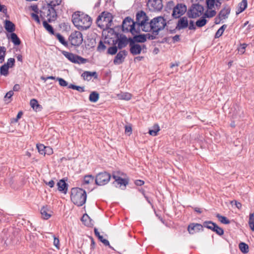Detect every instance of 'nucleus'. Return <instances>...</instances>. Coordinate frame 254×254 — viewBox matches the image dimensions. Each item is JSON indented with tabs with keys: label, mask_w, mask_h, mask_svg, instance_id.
Here are the masks:
<instances>
[{
	"label": "nucleus",
	"mask_w": 254,
	"mask_h": 254,
	"mask_svg": "<svg viewBox=\"0 0 254 254\" xmlns=\"http://www.w3.org/2000/svg\"><path fill=\"white\" fill-rule=\"evenodd\" d=\"M47 4V6H43L40 11L41 17H48L49 22L54 21L57 17V12L55 7L59 5L62 0H45Z\"/></svg>",
	"instance_id": "nucleus-1"
},
{
	"label": "nucleus",
	"mask_w": 254,
	"mask_h": 254,
	"mask_svg": "<svg viewBox=\"0 0 254 254\" xmlns=\"http://www.w3.org/2000/svg\"><path fill=\"white\" fill-rule=\"evenodd\" d=\"M167 25L166 19L162 16L153 18L147 24L146 32L150 31L155 35H158L159 32L164 29Z\"/></svg>",
	"instance_id": "nucleus-2"
},
{
	"label": "nucleus",
	"mask_w": 254,
	"mask_h": 254,
	"mask_svg": "<svg viewBox=\"0 0 254 254\" xmlns=\"http://www.w3.org/2000/svg\"><path fill=\"white\" fill-rule=\"evenodd\" d=\"M72 22L79 30H84L89 28L92 23V20L90 16L87 14H81L75 13L72 15Z\"/></svg>",
	"instance_id": "nucleus-3"
},
{
	"label": "nucleus",
	"mask_w": 254,
	"mask_h": 254,
	"mask_svg": "<svg viewBox=\"0 0 254 254\" xmlns=\"http://www.w3.org/2000/svg\"><path fill=\"white\" fill-rule=\"evenodd\" d=\"M71 200L78 206L83 205L86 202L87 194L85 190L80 188H72L71 191Z\"/></svg>",
	"instance_id": "nucleus-4"
},
{
	"label": "nucleus",
	"mask_w": 254,
	"mask_h": 254,
	"mask_svg": "<svg viewBox=\"0 0 254 254\" xmlns=\"http://www.w3.org/2000/svg\"><path fill=\"white\" fill-rule=\"evenodd\" d=\"M96 23L101 28H110L113 24V16L110 13L103 12L98 16Z\"/></svg>",
	"instance_id": "nucleus-5"
},
{
	"label": "nucleus",
	"mask_w": 254,
	"mask_h": 254,
	"mask_svg": "<svg viewBox=\"0 0 254 254\" xmlns=\"http://www.w3.org/2000/svg\"><path fill=\"white\" fill-rule=\"evenodd\" d=\"M136 23L130 17H127L122 23V30L124 32H130L132 35L138 34L140 30L136 28Z\"/></svg>",
	"instance_id": "nucleus-6"
},
{
	"label": "nucleus",
	"mask_w": 254,
	"mask_h": 254,
	"mask_svg": "<svg viewBox=\"0 0 254 254\" xmlns=\"http://www.w3.org/2000/svg\"><path fill=\"white\" fill-rule=\"evenodd\" d=\"M136 26L137 29H139L140 30V27H141L142 30L146 32L147 29V24L149 22L148 21V18L146 15V13L143 11H140L136 13Z\"/></svg>",
	"instance_id": "nucleus-7"
},
{
	"label": "nucleus",
	"mask_w": 254,
	"mask_h": 254,
	"mask_svg": "<svg viewBox=\"0 0 254 254\" xmlns=\"http://www.w3.org/2000/svg\"><path fill=\"white\" fill-rule=\"evenodd\" d=\"M204 10L203 7L199 4H193L188 10L187 14L190 18H194L200 16Z\"/></svg>",
	"instance_id": "nucleus-8"
},
{
	"label": "nucleus",
	"mask_w": 254,
	"mask_h": 254,
	"mask_svg": "<svg viewBox=\"0 0 254 254\" xmlns=\"http://www.w3.org/2000/svg\"><path fill=\"white\" fill-rule=\"evenodd\" d=\"M62 54L66 57L70 62L74 64H85L87 62V59H84L79 56L73 54L65 51L62 52Z\"/></svg>",
	"instance_id": "nucleus-9"
},
{
	"label": "nucleus",
	"mask_w": 254,
	"mask_h": 254,
	"mask_svg": "<svg viewBox=\"0 0 254 254\" xmlns=\"http://www.w3.org/2000/svg\"><path fill=\"white\" fill-rule=\"evenodd\" d=\"M111 179V175L106 172L98 173L95 179V183L98 186H103L107 184Z\"/></svg>",
	"instance_id": "nucleus-10"
},
{
	"label": "nucleus",
	"mask_w": 254,
	"mask_h": 254,
	"mask_svg": "<svg viewBox=\"0 0 254 254\" xmlns=\"http://www.w3.org/2000/svg\"><path fill=\"white\" fill-rule=\"evenodd\" d=\"M69 40L72 45L79 46L83 41L82 34L79 31H74L71 33L69 37Z\"/></svg>",
	"instance_id": "nucleus-11"
},
{
	"label": "nucleus",
	"mask_w": 254,
	"mask_h": 254,
	"mask_svg": "<svg viewBox=\"0 0 254 254\" xmlns=\"http://www.w3.org/2000/svg\"><path fill=\"white\" fill-rule=\"evenodd\" d=\"M187 6L183 3L177 4L173 8L172 16L174 18H178L187 11Z\"/></svg>",
	"instance_id": "nucleus-12"
},
{
	"label": "nucleus",
	"mask_w": 254,
	"mask_h": 254,
	"mask_svg": "<svg viewBox=\"0 0 254 254\" xmlns=\"http://www.w3.org/2000/svg\"><path fill=\"white\" fill-rule=\"evenodd\" d=\"M147 5L152 11H160L163 6L162 0H148Z\"/></svg>",
	"instance_id": "nucleus-13"
},
{
	"label": "nucleus",
	"mask_w": 254,
	"mask_h": 254,
	"mask_svg": "<svg viewBox=\"0 0 254 254\" xmlns=\"http://www.w3.org/2000/svg\"><path fill=\"white\" fill-rule=\"evenodd\" d=\"M129 46L130 47V52L133 55H137L141 53L142 50L146 49L144 45L141 46L138 44L135 43L132 40L129 41Z\"/></svg>",
	"instance_id": "nucleus-14"
},
{
	"label": "nucleus",
	"mask_w": 254,
	"mask_h": 254,
	"mask_svg": "<svg viewBox=\"0 0 254 254\" xmlns=\"http://www.w3.org/2000/svg\"><path fill=\"white\" fill-rule=\"evenodd\" d=\"M203 230V226L198 223H190L188 227V231L190 234H194Z\"/></svg>",
	"instance_id": "nucleus-15"
},
{
	"label": "nucleus",
	"mask_w": 254,
	"mask_h": 254,
	"mask_svg": "<svg viewBox=\"0 0 254 254\" xmlns=\"http://www.w3.org/2000/svg\"><path fill=\"white\" fill-rule=\"evenodd\" d=\"M127 54V53L126 50L120 51L114 59V64H122L124 61Z\"/></svg>",
	"instance_id": "nucleus-16"
},
{
	"label": "nucleus",
	"mask_w": 254,
	"mask_h": 254,
	"mask_svg": "<svg viewBox=\"0 0 254 254\" xmlns=\"http://www.w3.org/2000/svg\"><path fill=\"white\" fill-rule=\"evenodd\" d=\"M113 179H114L115 180V182H114V184L120 185V187H121L122 186H123L125 188L128 183V179H123L121 178V177H117L114 175Z\"/></svg>",
	"instance_id": "nucleus-17"
},
{
	"label": "nucleus",
	"mask_w": 254,
	"mask_h": 254,
	"mask_svg": "<svg viewBox=\"0 0 254 254\" xmlns=\"http://www.w3.org/2000/svg\"><path fill=\"white\" fill-rule=\"evenodd\" d=\"M188 26V21L186 17L181 18L178 21L176 29L181 30L187 28Z\"/></svg>",
	"instance_id": "nucleus-18"
},
{
	"label": "nucleus",
	"mask_w": 254,
	"mask_h": 254,
	"mask_svg": "<svg viewBox=\"0 0 254 254\" xmlns=\"http://www.w3.org/2000/svg\"><path fill=\"white\" fill-rule=\"evenodd\" d=\"M136 34L133 35L134 36L132 38H129V41L132 40L133 42L136 43H144L146 41V36L145 35H136Z\"/></svg>",
	"instance_id": "nucleus-19"
},
{
	"label": "nucleus",
	"mask_w": 254,
	"mask_h": 254,
	"mask_svg": "<svg viewBox=\"0 0 254 254\" xmlns=\"http://www.w3.org/2000/svg\"><path fill=\"white\" fill-rule=\"evenodd\" d=\"M58 190L66 193L67 191V184L64 180H61L57 184Z\"/></svg>",
	"instance_id": "nucleus-20"
},
{
	"label": "nucleus",
	"mask_w": 254,
	"mask_h": 254,
	"mask_svg": "<svg viewBox=\"0 0 254 254\" xmlns=\"http://www.w3.org/2000/svg\"><path fill=\"white\" fill-rule=\"evenodd\" d=\"M128 42H129V38L127 39L125 36L121 37V38L118 39V48L121 49L125 47Z\"/></svg>",
	"instance_id": "nucleus-21"
},
{
	"label": "nucleus",
	"mask_w": 254,
	"mask_h": 254,
	"mask_svg": "<svg viewBox=\"0 0 254 254\" xmlns=\"http://www.w3.org/2000/svg\"><path fill=\"white\" fill-rule=\"evenodd\" d=\"M5 29L9 33H13L15 31V25L9 20H5Z\"/></svg>",
	"instance_id": "nucleus-22"
},
{
	"label": "nucleus",
	"mask_w": 254,
	"mask_h": 254,
	"mask_svg": "<svg viewBox=\"0 0 254 254\" xmlns=\"http://www.w3.org/2000/svg\"><path fill=\"white\" fill-rule=\"evenodd\" d=\"M248 5L247 0H242V1L239 3L238 8L236 11V14L242 12L247 8Z\"/></svg>",
	"instance_id": "nucleus-23"
},
{
	"label": "nucleus",
	"mask_w": 254,
	"mask_h": 254,
	"mask_svg": "<svg viewBox=\"0 0 254 254\" xmlns=\"http://www.w3.org/2000/svg\"><path fill=\"white\" fill-rule=\"evenodd\" d=\"M10 39L11 41L13 43L14 45L18 46L21 43L20 39L18 38L17 35L14 33H12L10 34Z\"/></svg>",
	"instance_id": "nucleus-24"
},
{
	"label": "nucleus",
	"mask_w": 254,
	"mask_h": 254,
	"mask_svg": "<svg viewBox=\"0 0 254 254\" xmlns=\"http://www.w3.org/2000/svg\"><path fill=\"white\" fill-rule=\"evenodd\" d=\"M99 98V94L96 91L92 92L89 97V100L93 103L96 102Z\"/></svg>",
	"instance_id": "nucleus-25"
},
{
	"label": "nucleus",
	"mask_w": 254,
	"mask_h": 254,
	"mask_svg": "<svg viewBox=\"0 0 254 254\" xmlns=\"http://www.w3.org/2000/svg\"><path fill=\"white\" fill-rule=\"evenodd\" d=\"M48 211L47 206H43L41 209V215L44 219H48L51 216V215L48 212Z\"/></svg>",
	"instance_id": "nucleus-26"
},
{
	"label": "nucleus",
	"mask_w": 254,
	"mask_h": 254,
	"mask_svg": "<svg viewBox=\"0 0 254 254\" xmlns=\"http://www.w3.org/2000/svg\"><path fill=\"white\" fill-rule=\"evenodd\" d=\"M30 106L35 110L37 111L40 110L42 107L40 105L36 99H32L30 100Z\"/></svg>",
	"instance_id": "nucleus-27"
},
{
	"label": "nucleus",
	"mask_w": 254,
	"mask_h": 254,
	"mask_svg": "<svg viewBox=\"0 0 254 254\" xmlns=\"http://www.w3.org/2000/svg\"><path fill=\"white\" fill-rule=\"evenodd\" d=\"M160 130L159 126L156 124L154 125L151 129H149V133L152 136H156L158 132Z\"/></svg>",
	"instance_id": "nucleus-28"
},
{
	"label": "nucleus",
	"mask_w": 254,
	"mask_h": 254,
	"mask_svg": "<svg viewBox=\"0 0 254 254\" xmlns=\"http://www.w3.org/2000/svg\"><path fill=\"white\" fill-rule=\"evenodd\" d=\"M240 251L244 254H247L249 252V246L244 242H241L239 245Z\"/></svg>",
	"instance_id": "nucleus-29"
},
{
	"label": "nucleus",
	"mask_w": 254,
	"mask_h": 254,
	"mask_svg": "<svg viewBox=\"0 0 254 254\" xmlns=\"http://www.w3.org/2000/svg\"><path fill=\"white\" fill-rule=\"evenodd\" d=\"M216 224L211 221H205L203 223V227H206L212 231L215 229V227Z\"/></svg>",
	"instance_id": "nucleus-30"
},
{
	"label": "nucleus",
	"mask_w": 254,
	"mask_h": 254,
	"mask_svg": "<svg viewBox=\"0 0 254 254\" xmlns=\"http://www.w3.org/2000/svg\"><path fill=\"white\" fill-rule=\"evenodd\" d=\"M8 66L6 65L5 64L2 65L0 68V72L1 75L4 76H7L8 74Z\"/></svg>",
	"instance_id": "nucleus-31"
},
{
	"label": "nucleus",
	"mask_w": 254,
	"mask_h": 254,
	"mask_svg": "<svg viewBox=\"0 0 254 254\" xmlns=\"http://www.w3.org/2000/svg\"><path fill=\"white\" fill-rule=\"evenodd\" d=\"M43 26L44 28L51 34H54V30L53 27L48 23V22L44 20L43 22Z\"/></svg>",
	"instance_id": "nucleus-32"
},
{
	"label": "nucleus",
	"mask_w": 254,
	"mask_h": 254,
	"mask_svg": "<svg viewBox=\"0 0 254 254\" xmlns=\"http://www.w3.org/2000/svg\"><path fill=\"white\" fill-rule=\"evenodd\" d=\"M216 0H206V4L208 8L209 9H212L214 7V5L218 7L220 6L221 4L219 5L218 4V5H216ZM219 4V3H218Z\"/></svg>",
	"instance_id": "nucleus-33"
},
{
	"label": "nucleus",
	"mask_w": 254,
	"mask_h": 254,
	"mask_svg": "<svg viewBox=\"0 0 254 254\" xmlns=\"http://www.w3.org/2000/svg\"><path fill=\"white\" fill-rule=\"evenodd\" d=\"M56 36L62 44L65 47L67 46V42L65 40L64 37L62 35H61L60 33H56Z\"/></svg>",
	"instance_id": "nucleus-34"
},
{
	"label": "nucleus",
	"mask_w": 254,
	"mask_h": 254,
	"mask_svg": "<svg viewBox=\"0 0 254 254\" xmlns=\"http://www.w3.org/2000/svg\"><path fill=\"white\" fill-rule=\"evenodd\" d=\"M94 181V177L91 175L85 176L83 180L84 184L88 185Z\"/></svg>",
	"instance_id": "nucleus-35"
},
{
	"label": "nucleus",
	"mask_w": 254,
	"mask_h": 254,
	"mask_svg": "<svg viewBox=\"0 0 254 254\" xmlns=\"http://www.w3.org/2000/svg\"><path fill=\"white\" fill-rule=\"evenodd\" d=\"M207 20L204 17H202L196 22V25L198 27H201L204 26L206 23Z\"/></svg>",
	"instance_id": "nucleus-36"
},
{
	"label": "nucleus",
	"mask_w": 254,
	"mask_h": 254,
	"mask_svg": "<svg viewBox=\"0 0 254 254\" xmlns=\"http://www.w3.org/2000/svg\"><path fill=\"white\" fill-rule=\"evenodd\" d=\"M247 46L248 45L245 43L240 44L237 48L238 52L241 54H243L245 52L246 48Z\"/></svg>",
	"instance_id": "nucleus-37"
},
{
	"label": "nucleus",
	"mask_w": 254,
	"mask_h": 254,
	"mask_svg": "<svg viewBox=\"0 0 254 254\" xmlns=\"http://www.w3.org/2000/svg\"><path fill=\"white\" fill-rule=\"evenodd\" d=\"M37 148L38 152L41 154H45V150L47 148L44 145L40 144L37 145Z\"/></svg>",
	"instance_id": "nucleus-38"
},
{
	"label": "nucleus",
	"mask_w": 254,
	"mask_h": 254,
	"mask_svg": "<svg viewBox=\"0 0 254 254\" xmlns=\"http://www.w3.org/2000/svg\"><path fill=\"white\" fill-rule=\"evenodd\" d=\"M5 49L3 47H0V63L4 61Z\"/></svg>",
	"instance_id": "nucleus-39"
},
{
	"label": "nucleus",
	"mask_w": 254,
	"mask_h": 254,
	"mask_svg": "<svg viewBox=\"0 0 254 254\" xmlns=\"http://www.w3.org/2000/svg\"><path fill=\"white\" fill-rule=\"evenodd\" d=\"M81 76L85 80L89 81L91 79V75H90V71H84L82 73Z\"/></svg>",
	"instance_id": "nucleus-40"
},
{
	"label": "nucleus",
	"mask_w": 254,
	"mask_h": 254,
	"mask_svg": "<svg viewBox=\"0 0 254 254\" xmlns=\"http://www.w3.org/2000/svg\"><path fill=\"white\" fill-rule=\"evenodd\" d=\"M106 49V46L102 42V41H100L98 47H97V51L99 52H102L104 51Z\"/></svg>",
	"instance_id": "nucleus-41"
},
{
	"label": "nucleus",
	"mask_w": 254,
	"mask_h": 254,
	"mask_svg": "<svg viewBox=\"0 0 254 254\" xmlns=\"http://www.w3.org/2000/svg\"><path fill=\"white\" fill-rule=\"evenodd\" d=\"M117 51L118 47L116 46H113L108 48L107 53L108 54L113 55L117 53Z\"/></svg>",
	"instance_id": "nucleus-42"
},
{
	"label": "nucleus",
	"mask_w": 254,
	"mask_h": 254,
	"mask_svg": "<svg viewBox=\"0 0 254 254\" xmlns=\"http://www.w3.org/2000/svg\"><path fill=\"white\" fill-rule=\"evenodd\" d=\"M121 98L126 100H129L131 98V95L128 93H124L121 95Z\"/></svg>",
	"instance_id": "nucleus-43"
},
{
	"label": "nucleus",
	"mask_w": 254,
	"mask_h": 254,
	"mask_svg": "<svg viewBox=\"0 0 254 254\" xmlns=\"http://www.w3.org/2000/svg\"><path fill=\"white\" fill-rule=\"evenodd\" d=\"M15 64V59L14 58H9L7 60L6 63H5L6 65L8 67H12L14 66Z\"/></svg>",
	"instance_id": "nucleus-44"
},
{
	"label": "nucleus",
	"mask_w": 254,
	"mask_h": 254,
	"mask_svg": "<svg viewBox=\"0 0 254 254\" xmlns=\"http://www.w3.org/2000/svg\"><path fill=\"white\" fill-rule=\"evenodd\" d=\"M89 219H90V217L86 214H84L81 218V221L84 223V224L85 225H87V226L90 225V224L87 222V220H89Z\"/></svg>",
	"instance_id": "nucleus-45"
},
{
	"label": "nucleus",
	"mask_w": 254,
	"mask_h": 254,
	"mask_svg": "<svg viewBox=\"0 0 254 254\" xmlns=\"http://www.w3.org/2000/svg\"><path fill=\"white\" fill-rule=\"evenodd\" d=\"M56 79H57V80L59 81V84L61 86L64 87V86H66L68 85L67 82L65 80H64V79H63L62 78L57 77L56 78Z\"/></svg>",
	"instance_id": "nucleus-46"
},
{
	"label": "nucleus",
	"mask_w": 254,
	"mask_h": 254,
	"mask_svg": "<svg viewBox=\"0 0 254 254\" xmlns=\"http://www.w3.org/2000/svg\"><path fill=\"white\" fill-rule=\"evenodd\" d=\"M99 240L102 242L105 246H108L109 248L113 249V248L110 246L109 242L108 240L104 239L103 237L102 236V239H99Z\"/></svg>",
	"instance_id": "nucleus-47"
},
{
	"label": "nucleus",
	"mask_w": 254,
	"mask_h": 254,
	"mask_svg": "<svg viewBox=\"0 0 254 254\" xmlns=\"http://www.w3.org/2000/svg\"><path fill=\"white\" fill-rule=\"evenodd\" d=\"M213 231L215 232L217 234L219 235H222V229L218 227L217 225L215 226V229Z\"/></svg>",
	"instance_id": "nucleus-48"
},
{
	"label": "nucleus",
	"mask_w": 254,
	"mask_h": 254,
	"mask_svg": "<svg viewBox=\"0 0 254 254\" xmlns=\"http://www.w3.org/2000/svg\"><path fill=\"white\" fill-rule=\"evenodd\" d=\"M31 15L32 18L35 20L38 24L40 23V20L37 13H32Z\"/></svg>",
	"instance_id": "nucleus-49"
},
{
	"label": "nucleus",
	"mask_w": 254,
	"mask_h": 254,
	"mask_svg": "<svg viewBox=\"0 0 254 254\" xmlns=\"http://www.w3.org/2000/svg\"><path fill=\"white\" fill-rule=\"evenodd\" d=\"M231 203L232 205H235L239 209H240L242 207V204L236 200L231 201Z\"/></svg>",
	"instance_id": "nucleus-50"
},
{
	"label": "nucleus",
	"mask_w": 254,
	"mask_h": 254,
	"mask_svg": "<svg viewBox=\"0 0 254 254\" xmlns=\"http://www.w3.org/2000/svg\"><path fill=\"white\" fill-rule=\"evenodd\" d=\"M54 245L58 249H60V241L59 239L57 238L55 236L54 238Z\"/></svg>",
	"instance_id": "nucleus-51"
},
{
	"label": "nucleus",
	"mask_w": 254,
	"mask_h": 254,
	"mask_svg": "<svg viewBox=\"0 0 254 254\" xmlns=\"http://www.w3.org/2000/svg\"><path fill=\"white\" fill-rule=\"evenodd\" d=\"M216 14V12L214 10H211L209 12H207L205 13V16L206 17H212L214 16Z\"/></svg>",
	"instance_id": "nucleus-52"
},
{
	"label": "nucleus",
	"mask_w": 254,
	"mask_h": 254,
	"mask_svg": "<svg viewBox=\"0 0 254 254\" xmlns=\"http://www.w3.org/2000/svg\"><path fill=\"white\" fill-rule=\"evenodd\" d=\"M222 35V26L219 28L215 35V38H218Z\"/></svg>",
	"instance_id": "nucleus-53"
},
{
	"label": "nucleus",
	"mask_w": 254,
	"mask_h": 254,
	"mask_svg": "<svg viewBox=\"0 0 254 254\" xmlns=\"http://www.w3.org/2000/svg\"><path fill=\"white\" fill-rule=\"evenodd\" d=\"M225 11V12H226V14H224V13H223V19H225L227 17V16H226V15L227 14H229L230 12V8L229 7H223V11Z\"/></svg>",
	"instance_id": "nucleus-54"
},
{
	"label": "nucleus",
	"mask_w": 254,
	"mask_h": 254,
	"mask_svg": "<svg viewBox=\"0 0 254 254\" xmlns=\"http://www.w3.org/2000/svg\"><path fill=\"white\" fill-rule=\"evenodd\" d=\"M132 132V128L130 126H126L125 127V133L130 135Z\"/></svg>",
	"instance_id": "nucleus-55"
},
{
	"label": "nucleus",
	"mask_w": 254,
	"mask_h": 254,
	"mask_svg": "<svg viewBox=\"0 0 254 254\" xmlns=\"http://www.w3.org/2000/svg\"><path fill=\"white\" fill-rule=\"evenodd\" d=\"M13 91L12 90H10L9 92L6 93V94H5V95L4 96V98L10 99L11 98V97L13 96Z\"/></svg>",
	"instance_id": "nucleus-56"
},
{
	"label": "nucleus",
	"mask_w": 254,
	"mask_h": 254,
	"mask_svg": "<svg viewBox=\"0 0 254 254\" xmlns=\"http://www.w3.org/2000/svg\"><path fill=\"white\" fill-rule=\"evenodd\" d=\"M249 224H254V212L253 213L250 214V215Z\"/></svg>",
	"instance_id": "nucleus-57"
},
{
	"label": "nucleus",
	"mask_w": 254,
	"mask_h": 254,
	"mask_svg": "<svg viewBox=\"0 0 254 254\" xmlns=\"http://www.w3.org/2000/svg\"><path fill=\"white\" fill-rule=\"evenodd\" d=\"M0 12H2L4 14L7 13V9L4 5H1L0 4Z\"/></svg>",
	"instance_id": "nucleus-58"
},
{
	"label": "nucleus",
	"mask_w": 254,
	"mask_h": 254,
	"mask_svg": "<svg viewBox=\"0 0 254 254\" xmlns=\"http://www.w3.org/2000/svg\"><path fill=\"white\" fill-rule=\"evenodd\" d=\"M188 26H189V29L190 30H194V29H195V27L194 26V22L192 20H190V24H189V25H188Z\"/></svg>",
	"instance_id": "nucleus-59"
},
{
	"label": "nucleus",
	"mask_w": 254,
	"mask_h": 254,
	"mask_svg": "<svg viewBox=\"0 0 254 254\" xmlns=\"http://www.w3.org/2000/svg\"><path fill=\"white\" fill-rule=\"evenodd\" d=\"M74 90H76L78 91L79 92H82L84 91V87H81L79 86H75Z\"/></svg>",
	"instance_id": "nucleus-60"
},
{
	"label": "nucleus",
	"mask_w": 254,
	"mask_h": 254,
	"mask_svg": "<svg viewBox=\"0 0 254 254\" xmlns=\"http://www.w3.org/2000/svg\"><path fill=\"white\" fill-rule=\"evenodd\" d=\"M145 36H146V38L147 37L148 39H149L154 40V39H156V36L157 35H155L153 34H147L145 35Z\"/></svg>",
	"instance_id": "nucleus-61"
},
{
	"label": "nucleus",
	"mask_w": 254,
	"mask_h": 254,
	"mask_svg": "<svg viewBox=\"0 0 254 254\" xmlns=\"http://www.w3.org/2000/svg\"><path fill=\"white\" fill-rule=\"evenodd\" d=\"M94 231L95 236L98 237V239L100 238L102 239V236L100 235V233L98 232V229L96 228H94Z\"/></svg>",
	"instance_id": "nucleus-62"
},
{
	"label": "nucleus",
	"mask_w": 254,
	"mask_h": 254,
	"mask_svg": "<svg viewBox=\"0 0 254 254\" xmlns=\"http://www.w3.org/2000/svg\"><path fill=\"white\" fill-rule=\"evenodd\" d=\"M144 181L140 180H136L135 182V184L138 186H141L144 184Z\"/></svg>",
	"instance_id": "nucleus-63"
},
{
	"label": "nucleus",
	"mask_w": 254,
	"mask_h": 254,
	"mask_svg": "<svg viewBox=\"0 0 254 254\" xmlns=\"http://www.w3.org/2000/svg\"><path fill=\"white\" fill-rule=\"evenodd\" d=\"M231 222H233V220L230 221L227 217L223 216V224H230Z\"/></svg>",
	"instance_id": "nucleus-64"
}]
</instances>
